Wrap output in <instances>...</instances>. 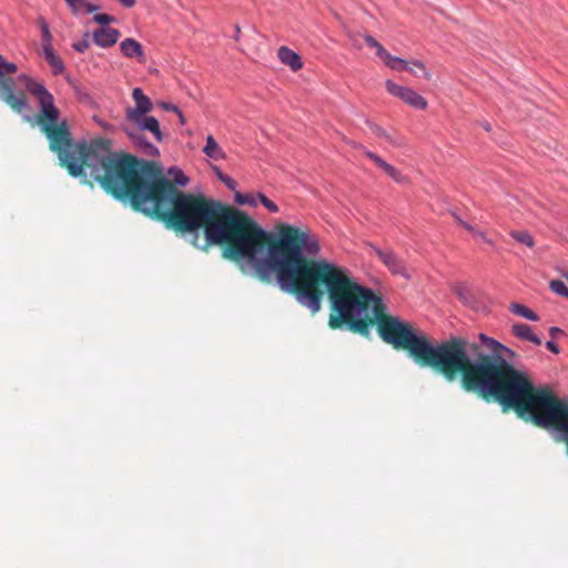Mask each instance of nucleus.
<instances>
[{
  "label": "nucleus",
  "instance_id": "1",
  "mask_svg": "<svg viewBox=\"0 0 568 568\" xmlns=\"http://www.w3.org/2000/svg\"><path fill=\"white\" fill-rule=\"evenodd\" d=\"M19 80L37 98L40 106L38 124L50 141V149L72 176L89 174L115 199L128 200L134 210L163 220L176 232L192 233L194 246H199V230L204 229L205 245L202 248L226 243L223 257L236 262L243 273H253L262 282L273 280L280 265L277 261L286 256L282 239L290 233L288 229L296 226L282 224L276 241L270 243L267 232L247 215L204 195L179 191L175 185L189 183L180 169H169L172 183L153 163L113 153L106 139H97L89 144L72 143L67 121L60 119L53 95L42 83L26 75Z\"/></svg>",
  "mask_w": 568,
  "mask_h": 568
},
{
  "label": "nucleus",
  "instance_id": "2",
  "mask_svg": "<svg viewBox=\"0 0 568 568\" xmlns=\"http://www.w3.org/2000/svg\"><path fill=\"white\" fill-rule=\"evenodd\" d=\"M281 245L286 251L274 275L280 287L293 293L300 304L313 314L322 306L324 291L327 293L332 313L328 325L336 329L347 328L363 336L377 323L382 338L396 348H405L420 366H429L452 382L457 368L467 363L464 342L449 339L432 345L424 336H417L408 324L397 317L386 316V307L372 290L359 285L347 268L327 260H312L318 255V239L307 230L288 229Z\"/></svg>",
  "mask_w": 568,
  "mask_h": 568
},
{
  "label": "nucleus",
  "instance_id": "3",
  "mask_svg": "<svg viewBox=\"0 0 568 568\" xmlns=\"http://www.w3.org/2000/svg\"><path fill=\"white\" fill-rule=\"evenodd\" d=\"M468 361L457 368L452 382L460 377L462 386L467 392L478 393L481 397H493L504 408H514L524 416L528 414L536 425L554 429V439L564 443L568 455V402L558 398L550 388H535L527 375L514 368L507 358L515 357V352L498 341L479 334L481 344L490 351L484 353L475 343L464 338Z\"/></svg>",
  "mask_w": 568,
  "mask_h": 568
},
{
  "label": "nucleus",
  "instance_id": "4",
  "mask_svg": "<svg viewBox=\"0 0 568 568\" xmlns=\"http://www.w3.org/2000/svg\"><path fill=\"white\" fill-rule=\"evenodd\" d=\"M17 71V64L7 61L0 54V100L3 101L8 106H10L14 112L22 113L23 111H27L29 109V102L21 90L14 92L16 87L20 85L23 90L28 91L29 93L31 92L19 80V78L22 77V74H19L17 79H13L12 75L16 74ZM26 77L29 78L28 74H26ZM34 81L38 82L36 79Z\"/></svg>",
  "mask_w": 568,
  "mask_h": 568
},
{
  "label": "nucleus",
  "instance_id": "5",
  "mask_svg": "<svg viewBox=\"0 0 568 568\" xmlns=\"http://www.w3.org/2000/svg\"><path fill=\"white\" fill-rule=\"evenodd\" d=\"M124 131L131 141L149 156L159 155V149L146 141L143 133H150L156 142L163 141L159 121L149 114L126 119Z\"/></svg>",
  "mask_w": 568,
  "mask_h": 568
},
{
  "label": "nucleus",
  "instance_id": "6",
  "mask_svg": "<svg viewBox=\"0 0 568 568\" xmlns=\"http://www.w3.org/2000/svg\"><path fill=\"white\" fill-rule=\"evenodd\" d=\"M372 251L379 257L383 264L395 275L409 278V274L404 266L403 261L392 250H382L373 244L369 245Z\"/></svg>",
  "mask_w": 568,
  "mask_h": 568
},
{
  "label": "nucleus",
  "instance_id": "7",
  "mask_svg": "<svg viewBox=\"0 0 568 568\" xmlns=\"http://www.w3.org/2000/svg\"><path fill=\"white\" fill-rule=\"evenodd\" d=\"M364 40L366 44L376 50L377 57L387 65L389 69L395 71H400L404 68H407V63L405 60L392 55L389 52L385 50V48L377 42L372 36L365 34Z\"/></svg>",
  "mask_w": 568,
  "mask_h": 568
},
{
  "label": "nucleus",
  "instance_id": "8",
  "mask_svg": "<svg viewBox=\"0 0 568 568\" xmlns=\"http://www.w3.org/2000/svg\"><path fill=\"white\" fill-rule=\"evenodd\" d=\"M133 106L125 109V119L149 114L153 109V103L146 97L141 88H134L132 91Z\"/></svg>",
  "mask_w": 568,
  "mask_h": 568
},
{
  "label": "nucleus",
  "instance_id": "9",
  "mask_svg": "<svg viewBox=\"0 0 568 568\" xmlns=\"http://www.w3.org/2000/svg\"><path fill=\"white\" fill-rule=\"evenodd\" d=\"M235 201L240 205L257 206L258 204H262L267 211L272 213L278 212V206L268 197H266L263 193H236Z\"/></svg>",
  "mask_w": 568,
  "mask_h": 568
},
{
  "label": "nucleus",
  "instance_id": "10",
  "mask_svg": "<svg viewBox=\"0 0 568 568\" xmlns=\"http://www.w3.org/2000/svg\"><path fill=\"white\" fill-rule=\"evenodd\" d=\"M120 51L128 59H135L140 63L146 62V55L142 45L132 38L121 41Z\"/></svg>",
  "mask_w": 568,
  "mask_h": 568
},
{
  "label": "nucleus",
  "instance_id": "11",
  "mask_svg": "<svg viewBox=\"0 0 568 568\" xmlns=\"http://www.w3.org/2000/svg\"><path fill=\"white\" fill-rule=\"evenodd\" d=\"M365 155L372 160L381 170L385 172L390 179H393L396 183H406L407 178L402 174L399 170H397L392 164L387 163L385 160H383L379 155L371 152L365 151Z\"/></svg>",
  "mask_w": 568,
  "mask_h": 568
},
{
  "label": "nucleus",
  "instance_id": "12",
  "mask_svg": "<svg viewBox=\"0 0 568 568\" xmlns=\"http://www.w3.org/2000/svg\"><path fill=\"white\" fill-rule=\"evenodd\" d=\"M119 37V30L106 27H102L93 32V40L101 48L112 47L116 43Z\"/></svg>",
  "mask_w": 568,
  "mask_h": 568
},
{
  "label": "nucleus",
  "instance_id": "13",
  "mask_svg": "<svg viewBox=\"0 0 568 568\" xmlns=\"http://www.w3.org/2000/svg\"><path fill=\"white\" fill-rule=\"evenodd\" d=\"M455 293L462 303L471 310H480V303L478 302L477 294L467 286L459 285L455 287Z\"/></svg>",
  "mask_w": 568,
  "mask_h": 568
},
{
  "label": "nucleus",
  "instance_id": "14",
  "mask_svg": "<svg viewBox=\"0 0 568 568\" xmlns=\"http://www.w3.org/2000/svg\"><path fill=\"white\" fill-rule=\"evenodd\" d=\"M277 55L280 61L288 65L293 71L300 70L303 65L301 57L287 47H281Z\"/></svg>",
  "mask_w": 568,
  "mask_h": 568
},
{
  "label": "nucleus",
  "instance_id": "15",
  "mask_svg": "<svg viewBox=\"0 0 568 568\" xmlns=\"http://www.w3.org/2000/svg\"><path fill=\"white\" fill-rule=\"evenodd\" d=\"M43 57L48 64L52 69V73L54 75L62 74L64 72V63L61 58L54 52L53 48H49L48 45L42 50Z\"/></svg>",
  "mask_w": 568,
  "mask_h": 568
},
{
  "label": "nucleus",
  "instance_id": "16",
  "mask_svg": "<svg viewBox=\"0 0 568 568\" xmlns=\"http://www.w3.org/2000/svg\"><path fill=\"white\" fill-rule=\"evenodd\" d=\"M513 332L517 337H519L521 339L529 341V342L534 343L535 345L541 344V339L536 334H534L531 327L527 324H523V323L515 324L513 326Z\"/></svg>",
  "mask_w": 568,
  "mask_h": 568
},
{
  "label": "nucleus",
  "instance_id": "17",
  "mask_svg": "<svg viewBox=\"0 0 568 568\" xmlns=\"http://www.w3.org/2000/svg\"><path fill=\"white\" fill-rule=\"evenodd\" d=\"M455 219L456 221L463 226L465 227L467 231H469L474 237L478 241H481L484 243H486L487 245H489L490 247L495 248L496 247V243L494 240H491L490 237L487 236V234L485 232H483L481 230L475 227L474 225L463 221L459 216L455 215Z\"/></svg>",
  "mask_w": 568,
  "mask_h": 568
},
{
  "label": "nucleus",
  "instance_id": "18",
  "mask_svg": "<svg viewBox=\"0 0 568 568\" xmlns=\"http://www.w3.org/2000/svg\"><path fill=\"white\" fill-rule=\"evenodd\" d=\"M203 152L206 156L216 161L225 158L224 151L212 135L206 138V144L203 148Z\"/></svg>",
  "mask_w": 568,
  "mask_h": 568
},
{
  "label": "nucleus",
  "instance_id": "19",
  "mask_svg": "<svg viewBox=\"0 0 568 568\" xmlns=\"http://www.w3.org/2000/svg\"><path fill=\"white\" fill-rule=\"evenodd\" d=\"M64 1L68 3V6L71 8L73 13H75V14L81 13V12L91 13V12L99 10V8H100L99 6L92 4V3L88 2L87 0H64Z\"/></svg>",
  "mask_w": 568,
  "mask_h": 568
},
{
  "label": "nucleus",
  "instance_id": "20",
  "mask_svg": "<svg viewBox=\"0 0 568 568\" xmlns=\"http://www.w3.org/2000/svg\"><path fill=\"white\" fill-rule=\"evenodd\" d=\"M403 101L417 110L427 108V101L410 88L407 90Z\"/></svg>",
  "mask_w": 568,
  "mask_h": 568
},
{
  "label": "nucleus",
  "instance_id": "21",
  "mask_svg": "<svg viewBox=\"0 0 568 568\" xmlns=\"http://www.w3.org/2000/svg\"><path fill=\"white\" fill-rule=\"evenodd\" d=\"M407 68H404L402 71L406 70L414 74L415 77H423L425 79H430V73L427 71L426 67L418 60H414L412 62H407Z\"/></svg>",
  "mask_w": 568,
  "mask_h": 568
},
{
  "label": "nucleus",
  "instance_id": "22",
  "mask_svg": "<svg viewBox=\"0 0 568 568\" xmlns=\"http://www.w3.org/2000/svg\"><path fill=\"white\" fill-rule=\"evenodd\" d=\"M510 311L514 314L519 315V316H521V317H524L526 320L532 321V322H536L539 318L538 315L535 312H532L531 310H529L525 305H521V304H518V303L511 304Z\"/></svg>",
  "mask_w": 568,
  "mask_h": 568
},
{
  "label": "nucleus",
  "instance_id": "23",
  "mask_svg": "<svg viewBox=\"0 0 568 568\" xmlns=\"http://www.w3.org/2000/svg\"><path fill=\"white\" fill-rule=\"evenodd\" d=\"M510 236L517 241L518 243H521L526 245L527 247H534L535 241L531 234L527 231H511Z\"/></svg>",
  "mask_w": 568,
  "mask_h": 568
},
{
  "label": "nucleus",
  "instance_id": "24",
  "mask_svg": "<svg viewBox=\"0 0 568 568\" xmlns=\"http://www.w3.org/2000/svg\"><path fill=\"white\" fill-rule=\"evenodd\" d=\"M386 90L394 97H397L399 98L400 100L404 99L407 90L409 88L407 87H403V85H399V84H396L395 82H393L392 80H387L386 83Z\"/></svg>",
  "mask_w": 568,
  "mask_h": 568
},
{
  "label": "nucleus",
  "instance_id": "25",
  "mask_svg": "<svg viewBox=\"0 0 568 568\" xmlns=\"http://www.w3.org/2000/svg\"><path fill=\"white\" fill-rule=\"evenodd\" d=\"M40 28H41V37H42V49L45 48L47 45L49 48H53L52 47V34L49 30L48 23L43 19L40 20Z\"/></svg>",
  "mask_w": 568,
  "mask_h": 568
},
{
  "label": "nucleus",
  "instance_id": "26",
  "mask_svg": "<svg viewBox=\"0 0 568 568\" xmlns=\"http://www.w3.org/2000/svg\"><path fill=\"white\" fill-rule=\"evenodd\" d=\"M549 287L554 293L568 298V287L562 281L552 280L549 283Z\"/></svg>",
  "mask_w": 568,
  "mask_h": 568
},
{
  "label": "nucleus",
  "instance_id": "27",
  "mask_svg": "<svg viewBox=\"0 0 568 568\" xmlns=\"http://www.w3.org/2000/svg\"><path fill=\"white\" fill-rule=\"evenodd\" d=\"M214 170H215V172H216L217 178H219V179H220V180H221V181H222V182H223V183H224L229 189H231V190H235V187H236V182H235L232 178H230V176H227V175L223 174V173H222L217 168H215Z\"/></svg>",
  "mask_w": 568,
  "mask_h": 568
},
{
  "label": "nucleus",
  "instance_id": "28",
  "mask_svg": "<svg viewBox=\"0 0 568 568\" xmlns=\"http://www.w3.org/2000/svg\"><path fill=\"white\" fill-rule=\"evenodd\" d=\"M93 20L99 24L106 26L114 21V17L106 13H97Z\"/></svg>",
  "mask_w": 568,
  "mask_h": 568
},
{
  "label": "nucleus",
  "instance_id": "29",
  "mask_svg": "<svg viewBox=\"0 0 568 568\" xmlns=\"http://www.w3.org/2000/svg\"><path fill=\"white\" fill-rule=\"evenodd\" d=\"M371 129H372L373 133H375L377 136L384 138V139L388 140L392 143L394 142L392 140V138L388 135V133L383 128H381V126H378L376 124H372Z\"/></svg>",
  "mask_w": 568,
  "mask_h": 568
},
{
  "label": "nucleus",
  "instance_id": "30",
  "mask_svg": "<svg viewBox=\"0 0 568 568\" xmlns=\"http://www.w3.org/2000/svg\"><path fill=\"white\" fill-rule=\"evenodd\" d=\"M72 47L77 52L83 53L90 47V42L88 38H84L81 41L74 42Z\"/></svg>",
  "mask_w": 568,
  "mask_h": 568
},
{
  "label": "nucleus",
  "instance_id": "31",
  "mask_svg": "<svg viewBox=\"0 0 568 568\" xmlns=\"http://www.w3.org/2000/svg\"><path fill=\"white\" fill-rule=\"evenodd\" d=\"M161 105L166 111H172V112H175L176 114H180L179 108L176 105L172 104V103L163 102Z\"/></svg>",
  "mask_w": 568,
  "mask_h": 568
},
{
  "label": "nucleus",
  "instance_id": "32",
  "mask_svg": "<svg viewBox=\"0 0 568 568\" xmlns=\"http://www.w3.org/2000/svg\"><path fill=\"white\" fill-rule=\"evenodd\" d=\"M546 346L549 351H551L552 353L557 354L559 353V347L556 343H554L552 341H548L546 343Z\"/></svg>",
  "mask_w": 568,
  "mask_h": 568
},
{
  "label": "nucleus",
  "instance_id": "33",
  "mask_svg": "<svg viewBox=\"0 0 568 568\" xmlns=\"http://www.w3.org/2000/svg\"><path fill=\"white\" fill-rule=\"evenodd\" d=\"M124 7L131 8L134 6L135 0H119Z\"/></svg>",
  "mask_w": 568,
  "mask_h": 568
},
{
  "label": "nucleus",
  "instance_id": "34",
  "mask_svg": "<svg viewBox=\"0 0 568 568\" xmlns=\"http://www.w3.org/2000/svg\"><path fill=\"white\" fill-rule=\"evenodd\" d=\"M481 126H483V128H484V130H486V131H490V129H491L490 124H489L488 122H486V121L481 123Z\"/></svg>",
  "mask_w": 568,
  "mask_h": 568
},
{
  "label": "nucleus",
  "instance_id": "35",
  "mask_svg": "<svg viewBox=\"0 0 568 568\" xmlns=\"http://www.w3.org/2000/svg\"><path fill=\"white\" fill-rule=\"evenodd\" d=\"M240 33H241V29L239 26L235 27V40H239V37H240Z\"/></svg>",
  "mask_w": 568,
  "mask_h": 568
},
{
  "label": "nucleus",
  "instance_id": "36",
  "mask_svg": "<svg viewBox=\"0 0 568 568\" xmlns=\"http://www.w3.org/2000/svg\"><path fill=\"white\" fill-rule=\"evenodd\" d=\"M559 332H560V329H559L558 327H551V328H550V334H551L552 336H555V335H556L557 333H559Z\"/></svg>",
  "mask_w": 568,
  "mask_h": 568
},
{
  "label": "nucleus",
  "instance_id": "37",
  "mask_svg": "<svg viewBox=\"0 0 568 568\" xmlns=\"http://www.w3.org/2000/svg\"><path fill=\"white\" fill-rule=\"evenodd\" d=\"M178 115H179V118H180V122H181V123H184V116H183V114L180 112V114H178Z\"/></svg>",
  "mask_w": 568,
  "mask_h": 568
}]
</instances>
